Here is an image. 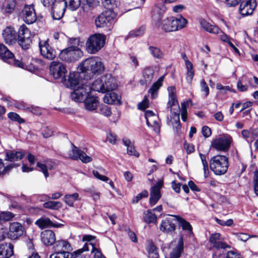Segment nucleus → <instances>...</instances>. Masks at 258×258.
Returning a JSON list of instances; mask_svg holds the SVG:
<instances>
[{"label":"nucleus","instance_id":"obj_56","mask_svg":"<svg viewBox=\"0 0 258 258\" xmlns=\"http://www.w3.org/2000/svg\"><path fill=\"white\" fill-rule=\"evenodd\" d=\"M216 88L218 90H220L221 93L223 94H226L227 91H228L235 92V91L233 89H231L229 86H224L221 84H217L216 85Z\"/></svg>","mask_w":258,"mask_h":258},{"label":"nucleus","instance_id":"obj_5","mask_svg":"<svg viewBox=\"0 0 258 258\" xmlns=\"http://www.w3.org/2000/svg\"><path fill=\"white\" fill-rule=\"evenodd\" d=\"M83 55V52L79 47L71 46L62 50L59 57L62 61L70 62L79 59Z\"/></svg>","mask_w":258,"mask_h":258},{"label":"nucleus","instance_id":"obj_57","mask_svg":"<svg viewBox=\"0 0 258 258\" xmlns=\"http://www.w3.org/2000/svg\"><path fill=\"white\" fill-rule=\"evenodd\" d=\"M8 116L10 119L13 121H18L19 123L24 122V120L21 118L19 115L15 112H10L8 113Z\"/></svg>","mask_w":258,"mask_h":258},{"label":"nucleus","instance_id":"obj_40","mask_svg":"<svg viewBox=\"0 0 258 258\" xmlns=\"http://www.w3.org/2000/svg\"><path fill=\"white\" fill-rule=\"evenodd\" d=\"M143 219L148 224H155L157 221V216L151 210H148L144 213Z\"/></svg>","mask_w":258,"mask_h":258},{"label":"nucleus","instance_id":"obj_1","mask_svg":"<svg viewBox=\"0 0 258 258\" xmlns=\"http://www.w3.org/2000/svg\"><path fill=\"white\" fill-rule=\"evenodd\" d=\"M78 70L81 73L90 75H100L104 71L103 63L95 58L86 59L78 66Z\"/></svg>","mask_w":258,"mask_h":258},{"label":"nucleus","instance_id":"obj_64","mask_svg":"<svg viewBox=\"0 0 258 258\" xmlns=\"http://www.w3.org/2000/svg\"><path fill=\"white\" fill-rule=\"evenodd\" d=\"M227 258H241V256L240 254L237 253L234 250L229 251L227 253Z\"/></svg>","mask_w":258,"mask_h":258},{"label":"nucleus","instance_id":"obj_2","mask_svg":"<svg viewBox=\"0 0 258 258\" xmlns=\"http://www.w3.org/2000/svg\"><path fill=\"white\" fill-rule=\"evenodd\" d=\"M187 20L181 16L171 17L163 20L161 23V29L166 32L175 31L185 27Z\"/></svg>","mask_w":258,"mask_h":258},{"label":"nucleus","instance_id":"obj_32","mask_svg":"<svg viewBox=\"0 0 258 258\" xmlns=\"http://www.w3.org/2000/svg\"><path fill=\"white\" fill-rule=\"evenodd\" d=\"M14 255V245L9 243L7 246L0 245V258H10Z\"/></svg>","mask_w":258,"mask_h":258},{"label":"nucleus","instance_id":"obj_59","mask_svg":"<svg viewBox=\"0 0 258 258\" xmlns=\"http://www.w3.org/2000/svg\"><path fill=\"white\" fill-rule=\"evenodd\" d=\"M28 245L29 246V250L30 252L31 253V255L28 258H40L38 253L34 252L33 245L31 241L28 243Z\"/></svg>","mask_w":258,"mask_h":258},{"label":"nucleus","instance_id":"obj_20","mask_svg":"<svg viewBox=\"0 0 258 258\" xmlns=\"http://www.w3.org/2000/svg\"><path fill=\"white\" fill-rule=\"evenodd\" d=\"M102 78L105 93L111 91L116 88V80L111 75L106 74L102 76Z\"/></svg>","mask_w":258,"mask_h":258},{"label":"nucleus","instance_id":"obj_18","mask_svg":"<svg viewBox=\"0 0 258 258\" xmlns=\"http://www.w3.org/2000/svg\"><path fill=\"white\" fill-rule=\"evenodd\" d=\"M175 218H168L162 221L160 225V230L167 234H172L175 230Z\"/></svg>","mask_w":258,"mask_h":258},{"label":"nucleus","instance_id":"obj_61","mask_svg":"<svg viewBox=\"0 0 258 258\" xmlns=\"http://www.w3.org/2000/svg\"><path fill=\"white\" fill-rule=\"evenodd\" d=\"M92 245L91 252L94 253V258H105L101 253V252L91 243Z\"/></svg>","mask_w":258,"mask_h":258},{"label":"nucleus","instance_id":"obj_47","mask_svg":"<svg viewBox=\"0 0 258 258\" xmlns=\"http://www.w3.org/2000/svg\"><path fill=\"white\" fill-rule=\"evenodd\" d=\"M199 156L201 158V160L203 166V169L204 171V176L205 178L208 177L209 172V166L207 161L208 155L207 154H204L201 153H199Z\"/></svg>","mask_w":258,"mask_h":258},{"label":"nucleus","instance_id":"obj_39","mask_svg":"<svg viewBox=\"0 0 258 258\" xmlns=\"http://www.w3.org/2000/svg\"><path fill=\"white\" fill-rule=\"evenodd\" d=\"M103 101L105 103L110 104H116L120 102L118 95L112 92L106 93L103 98Z\"/></svg>","mask_w":258,"mask_h":258},{"label":"nucleus","instance_id":"obj_29","mask_svg":"<svg viewBox=\"0 0 258 258\" xmlns=\"http://www.w3.org/2000/svg\"><path fill=\"white\" fill-rule=\"evenodd\" d=\"M24 228L22 225L18 222H14L10 224L9 230L10 235L14 238H17L23 234Z\"/></svg>","mask_w":258,"mask_h":258},{"label":"nucleus","instance_id":"obj_41","mask_svg":"<svg viewBox=\"0 0 258 258\" xmlns=\"http://www.w3.org/2000/svg\"><path fill=\"white\" fill-rule=\"evenodd\" d=\"M40 229H44L47 227H51L53 225L51 220L47 217H42L36 220L35 223Z\"/></svg>","mask_w":258,"mask_h":258},{"label":"nucleus","instance_id":"obj_12","mask_svg":"<svg viewBox=\"0 0 258 258\" xmlns=\"http://www.w3.org/2000/svg\"><path fill=\"white\" fill-rule=\"evenodd\" d=\"M22 13L23 19L26 23L31 24L36 21V15L33 5H25Z\"/></svg>","mask_w":258,"mask_h":258},{"label":"nucleus","instance_id":"obj_13","mask_svg":"<svg viewBox=\"0 0 258 258\" xmlns=\"http://www.w3.org/2000/svg\"><path fill=\"white\" fill-rule=\"evenodd\" d=\"M256 7L255 0H242L240 4L239 11L243 16L251 15Z\"/></svg>","mask_w":258,"mask_h":258},{"label":"nucleus","instance_id":"obj_14","mask_svg":"<svg viewBox=\"0 0 258 258\" xmlns=\"http://www.w3.org/2000/svg\"><path fill=\"white\" fill-rule=\"evenodd\" d=\"M50 71L55 79H59L67 73L65 66L60 62L53 61L50 65Z\"/></svg>","mask_w":258,"mask_h":258},{"label":"nucleus","instance_id":"obj_30","mask_svg":"<svg viewBox=\"0 0 258 258\" xmlns=\"http://www.w3.org/2000/svg\"><path fill=\"white\" fill-rule=\"evenodd\" d=\"M166 7L163 4L156 5L152 10V18L156 21H160L166 11Z\"/></svg>","mask_w":258,"mask_h":258},{"label":"nucleus","instance_id":"obj_9","mask_svg":"<svg viewBox=\"0 0 258 258\" xmlns=\"http://www.w3.org/2000/svg\"><path fill=\"white\" fill-rule=\"evenodd\" d=\"M115 17V14L111 10L103 11L95 19V25L97 27H104Z\"/></svg>","mask_w":258,"mask_h":258},{"label":"nucleus","instance_id":"obj_58","mask_svg":"<svg viewBox=\"0 0 258 258\" xmlns=\"http://www.w3.org/2000/svg\"><path fill=\"white\" fill-rule=\"evenodd\" d=\"M201 91L205 93V97H207L209 94V88L206 82L204 79L201 81Z\"/></svg>","mask_w":258,"mask_h":258},{"label":"nucleus","instance_id":"obj_63","mask_svg":"<svg viewBox=\"0 0 258 258\" xmlns=\"http://www.w3.org/2000/svg\"><path fill=\"white\" fill-rule=\"evenodd\" d=\"M92 173L96 178L100 180L107 181L109 180V178L107 176L101 175L97 171L93 170Z\"/></svg>","mask_w":258,"mask_h":258},{"label":"nucleus","instance_id":"obj_42","mask_svg":"<svg viewBox=\"0 0 258 258\" xmlns=\"http://www.w3.org/2000/svg\"><path fill=\"white\" fill-rule=\"evenodd\" d=\"M148 49L154 58L159 59L163 58L164 53L160 48L154 46H149Z\"/></svg>","mask_w":258,"mask_h":258},{"label":"nucleus","instance_id":"obj_49","mask_svg":"<svg viewBox=\"0 0 258 258\" xmlns=\"http://www.w3.org/2000/svg\"><path fill=\"white\" fill-rule=\"evenodd\" d=\"M98 112L107 117L110 116L112 114L110 108L106 105L100 106Z\"/></svg>","mask_w":258,"mask_h":258},{"label":"nucleus","instance_id":"obj_6","mask_svg":"<svg viewBox=\"0 0 258 258\" xmlns=\"http://www.w3.org/2000/svg\"><path fill=\"white\" fill-rule=\"evenodd\" d=\"M232 142V138L229 135L222 134L212 141L211 147L219 151L227 152Z\"/></svg>","mask_w":258,"mask_h":258},{"label":"nucleus","instance_id":"obj_46","mask_svg":"<svg viewBox=\"0 0 258 258\" xmlns=\"http://www.w3.org/2000/svg\"><path fill=\"white\" fill-rule=\"evenodd\" d=\"M102 5L108 10L116 8L119 3V0H101Z\"/></svg>","mask_w":258,"mask_h":258},{"label":"nucleus","instance_id":"obj_44","mask_svg":"<svg viewBox=\"0 0 258 258\" xmlns=\"http://www.w3.org/2000/svg\"><path fill=\"white\" fill-rule=\"evenodd\" d=\"M62 204L58 201H50L45 202L43 207L45 208L53 210H57L62 207Z\"/></svg>","mask_w":258,"mask_h":258},{"label":"nucleus","instance_id":"obj_8","mask_svg":"<svg viewBox=\"0 0 258 258\" xmlns=\"http://www.w3.org/2000/svg\"><path fill=\"white\" fill-rule=\"evenodd\" d=\"M67 2L65 0H55L51 5V14L54 20H60L63 16Z\"/></svg>","mask_w":258,"mask_h":258},{"label":"nucleus","instance_id":"obj_3","mask_svg":"<svg viewBox=\"0 0 258 258\" xmlns=\"http://www.w3.org/2000/svg\"><path fill=\"white\" fill-rule=\"evenodd\" d=\"M210 167L215 174H224L227 172L228 168V159L225 156L216 155L211 158Z\"/></svg>","mask_w":258,"mask_h":258},{"label":"nucleus","instance_id":"obj_25","mask_svg":"<svg viewBox=\"0 0 258 258\" xmlns=\"http://www.w3.org/2000/svg\"><path fill=\"white\" fill-rule=\"evenodd\" d=\"M172 217L175 218V220L179 223L182 230L186 233L187 235L191 236L193 234L192 227L189 222L184 218L178 215H171Z\"/></svg>","mask_w":258,"mask_h":258},{"label":"nucleus","instance_id":"obj_62","mask_svg":"<svg viewBox=\"0 0 258 258\" xmlns=\"http://www.w3.org/2000/svg\"><path fill=\"white\" fill-rule=\"evenodd\" d=\"M253 181L254 193L258 196V170L254 172Z\"/></svg>","mask_w":258,"mask_h":258},{"label":"nucleus","instance_id":"obj_52","mask_svg":"<svg viewBox=\"0 0 258 258\" xmlns=\"http://www.w3.org/2000/svg\"><path fill=\"white\" fill-rule=\"evenodd\" d=\"M67 7L71 11L76 10L80 5L81 0H68Z\"/></svg>","mask_w":258,"mask_h":258},{"label":"nucleus","instance_id":"obj_34","mask_svg":"<svg viewBox=\"0 0 258 258\" xmlns=\"http://www.w3.org/2000/svg\"><path fill=\"white\" fill-rule=\"evenodd\" d=\"M183 250V236H181L176 247L170 253V258H179Z\"/></svg>","mask_w":258,"mask_h":258},{"label":"nucleus","instance_id":"obj_55","mask_svg":"<svg viewBox=\"0 0 258 258\" xmlns=\"http://www.w3.org/2000/svg\"><path fill=\"white\" fill-rule=\"evenodd\" d=\"M148 196V191L147 190H144L133 199L132 203L133 204H137L143 198L147 197Z\"/></svg>","mask_w":258,"mask_h":258},{"label":"nucleus","instance_id":"obj_16","mask_svg":"<svg viewBox=\"0 0 258 258\" xmlns=\"http://www.w3.org/2000/svg\"><path fill=\"white\" fill-rule=\"evenodd\" d=\"M69 156L73 160L80 159L84 163H89L92 160L91 157L88 156L84 151L79 150L75 146L70 152Z\"/></svg>","mask_w":258,"mask_h":258},{"label":"nucleus","instance_id":"obj_54","mask_svg":"<svg viewBox=\"0 0 258 258\" xmlns=\"http://www.w3.org/2000/svg\"><path fill=\"white\" fill-rule=\"evenodd\" d=\"M14 106H15L16 108L25 110L27 111L28 109H29V105L23 101H15V103L13 104Z\"/></svg>","mask_w":258,"mask_h":258},{"label":"nucleus","instance_id":"obj_35","mask_svg":"<svg viewBox=\"0 0 258 258\" xmlns=\"http://www.w3.org/2000/svg\"><path fill=\"white\" fill-rule=\"evenodd\" d=\"M14 54L10 51L4 44H0V58L5 61L10 62L13 59Z\"/></svg>","mask_w":258,"mask_h":258},{"label":"nucleus","instance_id":"obj_60","mask_svg":"<svg viewBox=\"0 0 258 258\" xmlns=\"http://www.w3.org/2000/svg\"><path fill=\"white\" fill-rule=\"evenodd\" d=\"M147 250L148 253V255L151 253H155L158 252V249L154 244L152 241H149L148 245L147 247Z\"/></svg>","mask_w":258,"mask_h":258},{"label":"nucleus","instance_id":"obj_28","mask_svg":"<svg viewBox=\"0 0 258 258\" xmlns=\"http://www.w3.org/2000/svg\"><path fill=\"white\" fill-rule=\"evenodd\" d=\"M201 27L205 31L213 34L220 33V29L216 25H212L204 19L200 20Z\"/></svg>","mask_w":258,"mask_h":258},{"label":"nucleus","instance_id":"obj_33","mask_svg":"<svg viewBox=\"0 0 258 258\" xmlns=\"http://www.w3.org/2000/svg\"><path fill=\"white\" fill-rule=\"evenodd\" d=\"M164 76V75H163L160 77L156 82L153 84L149 90L148 92L151 94L152 98H155L157 96L158 91L162 86Z\"/></svg>","mask_w":258,"mask_h":258},{"label":"nucleus","instance_id":"obj_27","mask_svg":"<svg viewBox=\"0 0 258 258\" xmlns=\"http://www.w3.org/2000/svg\"><path fill=\"white\" fill-rule=\"evenodd\" d=\"M37 166L40 168L44 175L45 178L49 176L48 172V170L53 169L55 166V163L50 159H47L43 161V163L38 162L37 163Z\"/></svg>","mask_w":258,"mask_h":258},{"label":"nucleus","instance_id":"obj_31","mask_svg":"<svg viewBox=\"0 0 258 258\" xmlns=\"http://www.w3.org/2000/svg\"><path fill=\"white\" fill-rule=\"evenodd\" d=\"M85 108L89 111H93L97 109L98 105V98L87 96L84 101Z\"/></svg>","mask_w":258,"mask_h":258},{"label":"nucleus","instance_id":"obj_53","mask_svg":"<svg viewBox=\"0 0 258 258\" xmlns=\"http://www.w3.org/2000/svg\"><path fill=\"white\" fill-rule=\"evenodd\" d=\"M14 215L11 212H2L0 213V220L8 221L11 220Z\"/></svg>","mask_w":258,"mask_h":258},{"label":"nucleus","instance_id":"obj_45","mask_svg":"<svg viewBox=\"0 0 258 258\" xmlns=\"http://www.w3.org/2000/svg\"><path fill=\"white\" fill-rule=\"evenodd\" d=\"M123 144L127 147V153L130 155H134L136 157L139 156L138 153L135 150L134 147L132 146L131 142L127 139H123Z\"/></svg>","mask_w":258,"mask_h":258},{"label":"nucleus","instance_id":"obj_26","mask_svg":"<svg viewBox=\"0 0 258 258\" xmlns=\"http://www.w3.org/2000/svg\"><path fill=\"white\" fill-rule=\"evenodd\" d=\"M42 242L46 245L54 244L56 237L54 233L50 230H44L41 233Z\"/></svg>","mask_w":258,"mask_h":258},{"label":"nucleus","instance_id":"obj_17","mask_svg":"<svg viewBox=\"0 0 258 258\" xmlns=\"http://www.w3.org/2000/svg\"><path fill=\"white\" fill-rule=\"evenodd\" d=\"M2 37L7 44H12L17 40V32L14 27L8 26L3 30Z\"/></svg>","mask_w":258,"mask_h":258},{"label":"nucleus","instance_id":"obj_21","mask_svg":"<svg viewBox=\"0 0 258 258\" xmlns=\"http://www.w3.org/2000/svg\"><path fill=\"white\" fill-rule=\"evenodd\" d=\"M209 241L214 248L216 249H226L230 248V246L222 241L221 235L216 233L211 235Z\"/></svg>","mask_w":258,"mask_h":258},{"label":"nucleus","instance_id":"obj_11","mask_svg":"<svg viewBox=\"0 0 258 258\" xmlns=\"http://www.w3.org/2000/svg\"><path fill=\"white\" fill-rule=\"evenodd\" d=\"M90 93V88L86 84H82L81 87H79L77 89L71 93V99L77 102H81L84 101V99L88 96Z\"/></svg>","mask_w":258,"mask_h":258},{"label":"nucleus","instance_id":"obj_38","mask_svg":"<svg viewBox=\"0 0 258 258\" xmlns=\"http://www.w3.org/2000/svg\"><path fill=\"white\" fill-rule=\"evenodd\" d=\"M146 122L148 126L152 127L156 133H159L160 126L159 123V118L157 115L148 118Z\"/></svg>","mask_w":258,"mask_h":258},{"label":"nucleus","instance_id":"obj_43","mask_svg":"<svg viewBox=\"0 0 258 258\" xmlns=\"http://www.w3.org/2000/svg\"><path fill=\"white\" fill-rule=\"evenodd\" d=\"M79 195L78 193L73 194H67L63 197V201L70 207H73L74 203L77 200H79Z\"/></svg>","mask_w":258,"mask_h":258},{"label":"nucleus","instance_id":"obj_15","mask_svg":"<svg viewBox=\"0 0 258 258\" xmlns=\"http://www.w3.org/2000/svg\"><path fill=\"white\" fill-rule=\"evenodd\" d=\"M163 181L159 180L151 188L150 197L149 199V204L151 206H154L160 199L161 195L160 189L163 186Z\"/></svg>","mask_w":258,"mask_h":258},{"label":"nucleus","instance_id":"obj_24","mask_svg":"<svg viewBox=\"0 0 258 258\" xmlns=\"http://www.w3.org/2000/svg\"><path fill=\"white\" fill-rule=\"evenodd\" d=\"M168 92L169 99L167 104V108H169L170 111H172L173 106H176L179 109L178 101L175 93L176 88L174 86H169L167 88Z\"/></svg>","mask_w":258,"mask_h":258},{"label":"nucleus","instance_id":"obj_19","mask_svg":"<svg viewBox=\"0 0 258 258\" xmlns=\"http://www.w3.org/2000/svg\"><path fill=\"white\" fill-rule=\"evenodd\" d=\"M80 75L79 72H71L68 79L62 78L63 84L68 88H75L80 82Z\"/></svg>","mask_w":258,"mask_h":258},{"label":"nucleus","instance_id":"obj_23","mask_svg":"<svg viewBox=\"0 0 258 258\" xmlns=\"http://www.w3.org/2000/svg\"><path fill=\"white\" fill-rule=\"evenodd\" d=\"M55 252H70L73 250L71 244L66 240H57L53 245Z\"/></svg>","mask_w":258,"mask_h":258},{"label":"nucleus","instance_id":"obj_51","mask_svg":"<svg viewBox=\"0 0 258 258\" xmlns=\"http://www.w3.org/2000/svg\"><path fill=\"white\" fill-rule=\"evenodd\" d=\"M50 258H72L71 252H55L52 254Z\"/></svg>","mask_w":258,"mask_h":258},{"label":"nucleus","instance_id":"obj_48","mask_svg":"<svg viewBox=\"0 0 258 258\" xmlns=\"http://www.w3.org/2000/svg\"><path fill=\"white\" fill-rule=\"evenodd\" d=\"M17 4V0H7L5 6V12L6 13H12Z\"/></svg>","mask_w":258,"mask_h":258},{"label":"nucleus","instance_id":"obj_50","mask_svg":"<svg viewBox=\"0 0 258 258\" xmlns=\"http://www.w3.org/2000/svg\"><path fill=\"white\" fill-rule=\"evenodd\" d=\"M186 68L187 69L186 81L188 83H190L195 74L192 64H190L188 63Z\"/></svg>","mask_w":258,"mask_h":258},{"label":"nucleus","instance_id":"obj_36","mask_svg":"<svg viewBox=\"0 0 258 258\" xmlns=\"http://www.w3.org/2000/svg\"><path fill=\"white\" fill-rule=\"evenodd\" d=\"M90 88V92L91 91H94L103 93H105V89H103V84L102 82V77L98 78L92 83L91 86L87 85Z\"/></svg>","mask_w":258,"mask_h":258},{"label":"nucleus","instance_id":"obj_7","mask_svg":"<svg viewBox=\"0 0 258 258\" xmlns=\"http://www.w3.org/2000/svg\"><path fill=\"white\" fill-rule=\"evenodd\" d=\"M31 36L30 30L25 25L20 27L17 33V41L23 49H27L29 48L32 43Z\"/></svg>","mask_w":258,"mask_h":258},{"label":"nucleus","instance_id":"obj_10","mask_svg":"<svg viewBox=\"0 0 258 258\" xmlns=\"http://www.w3.org/2000/svg\"><path fill=\"white\" fill-rule=\"evenodd\" d=\"M39 47L41 54L49 60L54 59L56 56L55 50L48 43V39L39 40Z\"/></svg>","mask_w":258,"mask_h":258},{"label":"nucleus","instance_id":"obj_4","mask_svg":"<svg viewBox=\"0 0 258 258\" xmlns=\"http://www.w3.org/2000/svg\"><path fill=\"white\" fill-rule=\"evenodd\" d=\"M106 37L100 34H95L90 36L86 42V48L90 53H95L104 46Z\"/></svg>","mask_w":258,"mask_h":258},{"label":"nucleus","instance_id":"obj_22","mask_svg":"<svg viewBox=\"0 0 258 258\" xmlns=\"http://www.w3.org/2000/svg\"><path fill=\"white\" fill-rule=\"evenodd\" d=\"M154 75V70L152 67H147L142 71V77L140 81L141 85H147L153 80Z\"/></svg>","mask_w":258,"mask_h":258},{"label":"nucleus","instance_id":"obj_37","mask_svg":"<svg viewBox=\"0 0 258 258\" xmlns=\"http://www.w3.org/2000/svg\"><path fill=\"white\" fill-rule=\"evenodd\" d=\"M6 159L11 162L18 161L24 156V154L21 151H9L6 152Z\"/></svg>","mask_w":258,"mask_h":258}]
</instances>
